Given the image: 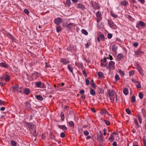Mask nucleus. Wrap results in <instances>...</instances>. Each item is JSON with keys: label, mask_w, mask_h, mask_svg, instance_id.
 Returning <instances> with one entry per match:
<instances>
[{"label": "nucleus", "mask_w": 146, "mask_h": 146, "mask_svg": "<svg viewBox=\"0 0 146 146\" xmlns=\"http://www.w3.org/2000/svg\"><path fill=\"white\" fill-rule=\"evenodd\" d=\"M134 71L132 70L129 72V75L130 76H132L134 74Z\"/></svg>", "instance_id": "4d7b16f0"}, {"label": "nucleus", "mask_w": 146, "mask_h": 146, "mask_svg": "<svg viewBox=\"0 0 146 146\" xmlns=\"http://www.w3.org/2000/svg\"><path fill=\"white\" fill-rule=\"evenodd\" d=\"M50 139H51V140H52H52H54V141H57V142H59V140H56L55 138V137L54 136H53L51 133H50Z\"/></svg>", "instance_id": "b1692460"}, {"label": "nucleus", "mask_w": 146, "mask_h": 146, "mask_svg": "<svg viewBox=\"0 0 146 146\" xmlns=\"http://www.w3.org/2000/svg\"><path fill=\"white\" fill-rule=\"evenodd\" d=\"M68 69H69V70L71 72L72 74L74 75V74L73 72V68H71L70 66V65H68Z\"/></svg>", "instance_id": "2f4dec72"}, {"label": "nucleus", "mask_w": 146, "mask_h": 146, "mask_svg": "<svg viewBox=\"0 0 146 146\" xmlns=\"http://www.w3.org/2000/svg\"><path fill=\"white\" fill-rule=\"evenodd\" d=\"M46 86L45 84L44 83H42V85H41L40 88H46Z\"/></svg>", "instance_id": "5fc2aeb1"}, {"label": "nucleus", "mask_w": 146, "mask_h": 146, "mask_svg": "<svg viewBox=\"0 0 146 146\" xmlns=\"http://www.w3.org/2000/svg\"><path fill=\"white\" fill-rule=\"evenodd\" d=\"M13 91H15L16 90H17V91H18V90L17 88V87L16 86H14L13 88Z\"/></svg>", "instance_id": "0e129e2a"}, {"label": "nucleus", "mask_w": 146, "mask_h": 146, "mask_svg": "<svg viewBox=\"0 0 146 146\" xmlns=\"http://www.w3.org/2000/svg\"><path fill=\"white\" fill-rule=\"evenodd\" d=\"M42 85V82L41 81H39L36 82L35 83V85L37 87L40 88L41 87V85Z\"/></svg>", "instance_id": "393cba45"}, {"label": "nucleus", "mask_w": 146, "mask_h": 146, "mask_svg": "<svg viewBox=\"0 0 146 146\" xmlns=\"http://www.w3.org/2000/svg\"><path fill=\"white\" fill-rule=\"evenodd\" d=\"M110 99L111 100V102L113 103L114 102L115 100V97L114 96H110Z\"/></svg>", "instance_id": "58836bf2"}, {"label": "nucleus", "mask_w": 146, "mask_h": 146, "mask_svg": "<svg viewBox=\"0 0 146 146\" xmlns=\"http://www.w3.org/2000/svg\"><path fill=\"white\" fill-rule=\"evenodd\" d=\"M46 84L48 86V88L50 89L52 88V86L48 82H46Z\"/></svg>", "instance_id": "680f3d73"}, {"label": "nucleus", "mask_w": 146, "mask_h": 146, "mask_svg": "<svg viewBox=\"0 0 146 146\" xmlns=\"http://www.w3.org/2000/svg\"><path fill=\"white\" fill-rule=\"evenodd\" d=\"M115 63L113 61H110L109 63V66L106 68L107 69H108L109 70L111 69H114L115 67Z\"/></svg>", "instance_id": "39448f33"}, {"label": "nucleus", "mask_w": 146, "mask_h": 146, "mask_svg": "<svg viewBox=\"0 0 146 146\" xmlns=\"http://www.w3.org/2000/svg\"><path fill=\"white\" fill-rule=\"evenodd\" d=\"M56 30L57 32L59 33L62 31V27L60 26H57L56 28Z\"/></svg>", "instance_id": "7c9ffc66"}, {"label": "nucleus", "mask_w": 146, "mask_h": 146, "mask_svg": "<svg viewBox=\"0 0 146 146\" xmlns=\"http://www.w3.org/2000/svg\"><path fill=\"white\" fill-rule=\"evenodd\" d=\"M145 24L143 21H140L138 23H137L136 27L137 28H139V27L140 25L142 27H144L145 26Z\"/></svg>", "instance_id": "6e6552de"}, {"label": "nucleus", "mask_w": 146, "mask_h": 146, "mask_svg": "<svg viewBox=\"0 0 146 146\" xmlns=\"http://www.w3.org/2000/svg\"><path fill=\"white\" fill-rule=\"evenodd\" d=\"M105 124L108 125H110V121L108 120H104Z\"/></svg>", "instance_id": "a18cd8bd"}, {"label": "nucleus", "mask_w": 146, "mask_h": 146, "mask_svg": "<svg viewBox=\"0 0 146 146\" xmlns=\"http://www.w3.org/2000/svg\"><path fill=\"white\" fill-rule=\"evenodd\" d=\"M123 58V56L122 54L121 53H119L117 56V59L118 61H120Z\"/></svg>", "instance_id": "f3484780"}, {"label": "nucleus", "mask_w": 146, "mask_h": 146, "mask_svg": "<svg viewBox=\"0 0 146 146\" xmlns=\"http://www.w3.org/2000/svg\"><path fill=\"white\" fill-rule=\"evenodd\" d=\"M137 116H138V118L139 120V121L140 122V123H141L142 122V119L141 118V115L139 114H137Z\"/></svg>", "instance_id": "f704fd0d"}, {"label": "nucleus", "mask_w": 146, "mask_h": 146, "mask_svg": "<svg viewBox=\"0 0 146 146\" xmlns=\"http://www.w3.org/2000/svg\"><path fill=\"white\" fill-rule=\"evenodd\" d=\"M90 94L93 96H94L96 95L95 91L92 89H91L90 91Z\"/></svg>", "instance_id": "a878e982"}, {"label": "nucleus", "mask_w": 146, "mask_h": 146, "mask_svg": "<svg viewBox=\"0 0 146 146\" xmlns=\"http://www.w3.org/2000/svg\"><path fill=\"white\" fill-rule=\"evenodd\" d=\"M60 61L64 65H66L70 62L68 60L65 58H61L60 59Z\"/></svg>", "instance_id": "9d476101"}, {"label": "nucleus", "mask_w": 146, "mask_h": 146, "mask_svg": "<svg viewBox=\"0 0 146 146\" xmlns=\"http://www.w3.org/2000/svg\"><path fill=\"white\" fill-rule=\"evenodd\" d=\"M125 111L127 114H131V111L129 109L126 108L125 110Z\"/></svg>", "instance_id": "8fccbe9b"}, {"label": "nucleus", "mask_w": 146, "mask_h": 146, "mask_svg": "<svg viewBox=\"0 0 146 146\" xmlns=\"http://www.w3.org/2000/svg\"><path fill=\"white\" fill-rule=\"evenodd\" d=\"M61 118L62 121H64V115L63 112H61L60 113Z\"/></svg>", "instance_id": "473e14b6"}, {"label": "nucleus", "mask_w": 146, "mask_h": 146, "mask_svg": "<svg viewBox=\"0 0 146 146\" xmlns=\"http://www.w3.org/2000/svg\"><path fill=\"white\" fill-rule=\"evenodd\" d=\"M85 82H86V84L87 85H88L90 84V81L87 79H86Z\"/></svg>", "instance_id": "bf43d9fd"}, {"label": "nucleus", "mask_w": 146, "mask_h": 146, "mask_svg": "<svg viewBox=\"0 0 146 146\" xmlns=\"http://www.w3.org/2000/svg\"><path fill=\"white\" fill-rule=\"evenodd\" d=\"M101 114L103 115L104 114H107L108 115H110L108 113L107 110L104 108L100 112Z\"/></svg>", "instance_id": "4468645a"}, {"label": "nucleus", "mask_w": 146, "mask_h": 146, "mask_svg": "<svg viewBox=\"0 0 146 146\" xmlns=\"http://www.w3.org/2000/svg\"><path fill=\"white\" fill-rule=\"evenodd\" d=\"M137 83L138 84L136 86L137 88H141V85L140 84V83L138 81V82H137Z\"/></svg>", "instance_id": "6e6d98bb"}, {"label": "nucleus", "mask_w": 146, "mask_h": 146, "mask_svg": "<svg viewBox=\"0 0 146 146\" xmlns=\"http://www.w3.org/2000/svg\"><path fill=\"white\" fill-rule=\"evenodd\" d=\"M109 139L110 140H111V141H113L114 140V139L113 138V137L112 136H111L109 138Z\"/></svg>", "instance_id": "774afa93"}, {"label": "nucleus", "mask_w": 146, "mask_h": 146, "mask_svg": "<svg viewBox=\"0 0 146 146\" xmlns=\"http://www.w3.org/2000/svg\"><path fill=\"white\" fill-rule=\"evenodd\" d=\"M60 136L62 138H64L65 137V134L64 133L62 132L60 134Z\"/></svg>", "instance_id": "864d4df0"}, {"label": "nucleus", "mask_w": 146, "mask_h": 146, "mask_svg": "<svg viewBox=\"0 0 146 146\" xmlns=\"http://www.w3.org/2000/svg\"><path fill=\"white\" fill-rule=\"evenodd\" d=\"M112 36V35L111 33H109L107 37L109 39L111 38Z\"/></svg>", "instance_id": "13d9d810"}, {"label": "nucleus", "mask_w": 146, "mask_h": 146, "mask_svg": "<svg viewBox=\"0 0 146 146\" xmlns=\"http://www.w3.org/2000/svg\"><path fill=\"white\" fill-rule=\"evenodd\" d=\"M118 72L122 76H124L125 75L124 72L121 70L119 69Z\"/></svg>", "instance_id": "e433bc0d"}, {"label": "nucleus", "mask_w": 146, "mask_h": 146, "mask_svg": "<svg viewBox=\"0 0 146 146\" xmlns=\"http://www.w3.org/2000/svg\"><path fill=\"white\" fill-rule=\"evenodd\" d=\"M136 67L137 68V69L138 70L141 74V75L142 76H143V70L142 69L141 66L139 64H137L136 65Z\"/></svg>", "instance_id": "0eeeda50"}, {"label": "nucleus", "mask_w": 146, "mask_h": 146, "mask_svg": "<svg viewBox=\"0 0 146 146\" xmlns=\"http://www.w3.org/2000/svg\"><path fill=\"white\" fill-rule=\"evenodd\" d=\"M133 45L134 47H137L138 46V44L137 42H135L133 43Z\"/></svg>", "instance_id": "338daca9"}, {"label": "nucleus", "mask_w": 146, "mask_h": 146, "mask_svg": "<svg viewBox=\"0 0 146 146\" xmlns=\"http://www.w3.org/2000/svg\"><path fill=\"white\" fill-rule=\"evenodd\" d=\"M98 75L100 77H102L104 75L103 73L101 72H99L98 73Z\"/></svg>", "instance_id": "a19ab883"}, {"label": "nucleus", "mask_w": 146, "mask_h": 146, "mask_svg": "<svg viewBox=\"0 0 146 146\" xmlns=\"http://www.w3.org/2000/svg\"><path fill=\"white\" fill-rule=\"evenodd\" d=\"M71 1L70 0H66L65 6L69 7L70 5Z\"/></svg>", "instance_id": "cd10ccee"}, {"label": "nucleus", "mask_w": 146, "mask_h": 146, "mask_svg": "<svg viewBox=\"0 0 146 146\" xmlns=\"http://www.w3.org/2000/svg\"><path fill=\"white\" fill-rule=\"evenodd\" d=\"M120 5L124 6H126L128 5V3L127 1H123L120 2Z\"/></svg>", "instance_id": "6ab92c4d"}, {"label": "nucleus", "mask_w": 146, "mask_h": 146, "mask_svg": "<svg viewBox=\"0 0 146 146\" xmlns=\"http://www.w3.org/2000/svg\"><path fill=\"white\" fill-rule=\"evenodd\" d=\"M24 11V13L27 15H28L29 13V11L27 9H25Z\"/></svg>", "instance_id": "09e8293b"}, {"label": "nucleus", "mask_w": 146, "mask_h": 146, "mask_svg": "<svg viewBox=\"0 0 146 146\" xmlns=\"http://www.w3.org/2000/svg\"><path fill=\"white\" fill-rule=\"evenodd\" d=\"M107 61L106 57H104L103 59L101 60V62H105Z\"/></svg>", "instance_id": "052dcab7"}, {"label": "nucleus", "mask_w": 146, "mask_h": 146, "mask_svg": "<svg viewBox=\"0 0 146 146\" xmlns=\"http://www.w3.org/2000/svg\"><path fill=\"white\" fill-rule=\"evenodd\" d=\"M25 105L26 108L28 109H30L31 107L30 103L28 101L25 102Z\"/></svg>", "instance_id": "412c9836"}, {"label": "nucleus", "mask_w": 146, "mask_h": 146, "mask_svg": "<svg viewBox=\"0 0 146 146\" xmlns=\"http://www.w3.org/2000/svg\"><path fill=\"white\" fill-rule=\"evenodd\" d=\"M111 16L112 17H113L114 18H116L118 17L117 15L115 14L114 13H111Z\"/></svg>", "instance_id": "603ef678"}, {"label": "nucleus", "mask_w": 146, "mask_h": 146, "mask_svg": "<svg viewBox=\"0 0 146 146\" xmlns=\"http://www.w3.org/2000/svg\"><path fill=\"white\" fill-rule=\"evenodd\" d=\"M115 78L116 81L119 79V76L117 74H116L115 76Z\"/></svg>", "instance_id": "c03bdc74"}, {"label": "nucleus", "mask_w": 146, "mask_h": 146, "mask_svg": "<svg viewBox=\"0 0 146 146\" xmlns=\"http://www.w3.org/2000/svg\"><path fill=\"white\" fill-rule=\"evenodd\" d=\"M96 15L97 18L96 21L98 23H99L102 19L101 12L100 11H98Z\"/></svg>", "instance_id": "7ed1b4c3"}, {"label": "nucleus", "mask_w": 146, "mask_h": 146, "mask_svg": "<svg viewBox=\"0 0 146 146\" xmlns=\"http://www.w3.org/2000/svg\"><path fill=\"white\" fill-rule=\"evenodd\" d=\"M62 19L60 17H58L57 19H54V23L57 25H59L61 22Z\"/></svg>", "instance_id": "f8f14e48"}, {"label": "nucleus", "mask_w": 146, "mask_h": 146, "mask_svg": "<svg viewBox=\"0 0 146 146\" xmlns=\"http://www.w3.org/2000/svg\"><path fill=\"white\" fill-rule=\"evenodd\" d=\"M76 6L77 8L81 9L83 11L84 10V9H85V7L83 5H82L80 3L77 4L76 5Z\"/></svg>", "instance_id": "2eb2a0df"}, {"label": "nucleus", "mask_w": 146, "mask_h": 146, "mask_svg": "<svg viewBox=\"0 0 146 146\" xmlns=\"http://www.w3.org/2000/svg\"><path fill=\"white\" fill-rule=\"evenodd\" d=\"M135 53L136 54L139 55L143 54L144 53V52L141 51L140 49H139L136 50Z\"/></svg>", "instance_id": "a211bd4d"}, {"label": "nucleus", "mask_w": 146, "mask_h": 146, "mask_svg": "<svg viewBox=\"0 0 146 146\" xmlns=\"http://www.w3.org/2000/svg\"><path fill=\"white\" fill-rule=\"evenodd\" d=\"M90 84L92 87L94 89H96V84L94 82H90Z\"/></svg>", "instance_id": "ea45409f"}, {"label": "nucleus", "mask_w": 146, "mask_h": 146, "mask_svg": "<svg viewBox=\"0 0 146 146\" xmlns=\"http://www.w3.org/2000/svg\"><path fill=\"white\" fill-rule=\"evenodd\" d=\"M25 123L27 124V127L28 128H33L35 127L34 125L32 123H29L26 122Z\"/></svg>", "instance_id": "4be33fe9"}, {"label": "nucleus", "mask_w": 146, "mask_h": 146, "mask_svg": "<svg viewBox=\"0 0 146 146\" xmlns=\"http://www.w3.org/2000/svg\"><path fill=\"white\" fill-rule=\"evenodd\" d=\"M74 26V24L73 23H70L67 26H65V27L66 28V29L69 30H71L72 28Z\"/></svg>", "instance_id": "ddd939ff"}, {"label": "nucleus", "mask_w": 146, "mask_h": 146, "mask_svg": "<svg viewBox=\"0 0 146 146\" xmlns=\"http://www.w3.org/2000/svg\"><path fill=\"white\" fill-rule=\"evenodd\" d=\"M107 21L109 27L113 29H115V25L113 21L111 19H108Z\"/></svg>", "instance_id": "423d86ee"}, {"label": "nucleus", "mask_w": 146, "mask_h": 146, "mask_svg": "<svg viewBox=\"0 0 146 146\" xmlns=\"http://www.w3.org/2000/svg\"><path fill=\"white\" fill-rule=\"evenodd\" d=\"M7 72H6L5 73L6 74H5L2 76L0 77V79L1 81L5 80L8 82L10 80V76L7 74Z\"/></svg>", "instance_id": "f03ea898"}, {"label": "nucleus", "mask_w": 146, "mask_h": 146, "mask_svg": "<svg viewBox=\"0 0 146 146\" xmlns=\"http://www.w3.org/2000/svg\"><path fill=\"white\" fill-rule=\"evenodd\" d=\"M117 47L115 44H113L112 46V50L114 52H116Z\"/></svg>", "instance_id": "5701e85b"}, {"label": "nucleus", "mask_w": 146, "mask_h": 146, "mask_svg": "<svg viewBox=\"0 0 146 146\" xmlns=\"http://www.w3.org/2000/svg\"><path fill=\"white\" fill-rule=\"evenodd\" d=\"M106 59H110V60H113V58H112V56L110 54L109 55V56L108 57H107Z\"/></svg>", "instance_id": "3c124183"}, {"label": "nucleus", "mask_w": 146, "mask_h": 146, "mask_svg": "<svg viewBox=\"0 0 146 146\" xmlns=\"http://www.w3.org/2000/svg\"><path fill=\"white\" fill-rule=\"evenodd\" d=\"M5 102L4 101H2L1 100H0V106H1L4 104Z\"/></svg>", "instance_id": "69168bd1"}, {"label": "nucleus", "mask_w": 146, "mask_h": 146, "mask_svg": "<svg viewBox=\"0 0 146 146\" xmlns=\"http://www.w3.org/2000/svg\"><path fill=\"white\" fill-rule=\"evenodd\" d=\"M1 66L6 68H8V65L5 62H1L0 63V67Z\"/></svg>", "instance_id": "aec40b11"}, {"label": "nucleus", "mask_w": 146, "mask_h": 146, "mask_svg": "<svg viewBox=\"0 0 146 146\" xmlns=\"http://www.w3.org/2000/svg\"><path fill=\"white\" fill-rule=\"evenodd\" d=\"M36 97L38 100L40 101H42L43 100V97L41 95H36Z\"/></svg>", "instance_id": "c85d7f7f"}, {"label": "nucleus", "mask_w": 146, "mask_h": 146, "mask_svg": "<svg viewBox=\"0 0 146 146\" xmlns=\"http://www.w3.org/2000/svg\"><path fill=\"white\" fill-rule=\"evenodd\" d=\"M68 124L69 126L72 128H74V124L73 121H70L68 122Z\"/></svg>", "instance_id": "bb28decb"}, {"label": "nucleus", "mask_w": 146, "mask_h": 146, "mask_svg": "<svg viewBox=\"0 0 146 146\" xmlns=\"http://www.w3.org/2000/svg\"><path fill=\"white\" fill-rule=\"evenodd\" d=\"M97 135V139L99 142L102 143L104 141V137L103 134L101 131L100 130L99 132L96 133Z\"/></svg>", "instance_id": "f257e3e1"}, {"label": "nucleus", "mask_w": 146, "mask_h": 146, "mask_svg": "<svg viewBox=\"0 0 146 146\" xmlns=\"http://www.w3.org/2000/svg\"><path fill=\"white\" fill-rule=\"evenodd\" d=\"M82 73L84 75L85 77H87V74L86 73V72L85 70L82 71Z\"/></svg>", "instance_id": "e2e57ef3"}, {"label": "nucleus", "mask_w": 146, "mask_h": 146, "mask_svg": "<svg viewBox=\"0 0 146 146\" xmlns=\"http://www.w3.org/2000/svg\"><path fill=\"white\" fill-rule=\"evenodd\" d=\"M11 144L13 146H16L17 144L16 142L14 140L11 141Z\"/></svg>", "instance_id": "c9c22d12"}, {"label": "nucleus", "mask_w": 146, "mask_h": 146, "mask_svg": "<svg viewBox=\"0 0 146 146\" xmlns=\"http://www.w3.org/2000/svg\"><path fill=\"white\" fill-rule=\"evenodd\" d=\"M99 93H101L102 94H104V91L102 88H99Z\"/></svg>", "instance_id": "4c0bfd02"}, {"label": "nucleus", "mask_w": 146, "mask_h": 146, "mask_svg": "<svg viewBox=\"0 0 146 146\" xmlns=\"http://www.w3.org/2000/svg\"><path fill=\"white\" fill-rule=\"evenodd\" d=\"M81 32L83 34L86 35H87L88 34V32L84 29H82L81 31Z\"/></svg>", "instance_id": "72a5a7b5"}, {"label": "nucleus", "mask_w": 146, "mask_h": 146, "mask_svg": "<svg viewBox=\"0 0 146 146\" xmlns=\"http://www.w3.org/2000/svg\"><path fill=\"white\" fill-rule=\"evenodd\" d=\"M84 133L85 135L87 136L89 135V132L88 130H86L84 131Z\"/></svg>", "instance_id": "49530a36"}, {"label": "nucleus", "mask_w": 146, "mask_h": 146, "mask_svg": "<svg viewBox=\"0 0 146 146\" xmlns=\"http://www.w3.org/2000/svg\"><path fill=\"white\" fill-rule=\"evenodd\" d=\"M135 101V96L133 95L131 97V102H134Z\"/></svg>", "instance_id": "37998d69"}, {"label": "nucleus", "mask_w": 146, "mask_h": 146, "mask_svg": "<svg viewBox=\"0 0 146 146\" xmlns=\"http://www.w3.org/2000/svg\"><path fill=\"white\" fill-rule=\"evenodd\" d=\"M139 96L141 99H143V93L141 92L139 93Z\"/></svg>", "instance_id": "79ce46f5"}, {"label": "nucleus", "mask_w": 146, "mask_h": 146, "mask_svg": "<svg viewBox=\"0 0 146 146\" xmlns=\"http://www.w3.org/2000/svg\"><path fill=\"white\" fill-rule=\"evenodd\" d=\"M127 17L131 21H133L134 20L133 18L130 15H127Z\"/></svg>", "instance_id": "de8ad7c7"}, {"label": "nucleus", "mask_w": 146, "mask_h": 146, "mask_svg": "<svg viewBox=\"0 0 146 146\" xmlns=\"http://www.w3.org/2000/svg\"><path fill=\"white\" fill-rule=\"evenodd\" d=\"M30 92V89L28 88H26L24 90L23 94L26 95H29V94Z\"/></svg>", "instance_id": "dca6fc26"}, {"label": "nucleus", "mask_w": 146, "mask_h": 146, "mask_svg": "<svg viewBox=\"0 0 146 146\" xmlns=\"http://www.w3.org/2000/svg\"><path fill=\"white\" fill-rule=\"evenodd\" d=\"M29 130L34 136L37 137L38 135V131H36V128H29Z\"/></svg>", "instance_id": "20e7f679"}, {"label": "nucleus", "mask_w": 146, "mask_h": 146, "mask_svg": "<svg viewBox=\"0 0 146 146\" xmlns=\"http://www.w3.org/2000/svg\"><path fill=\"white\" fill-rule=\"evenodd\" d=\"M107 93L110 96H114L115 94V91L114 90H111L108 89Z\"/></svg>", "instance_id": "1a4fd4ad"}, {"label": "nucleus", "mask_w": 146, "mask_h": 146, "mask_svg": "<svg viewBox=\"0 0 146 146\" xmlns=\"http://www.w3.org/2000/svg\"><path fill=\"white\" fill-rule=\"evenodd\" d=\"M97 34L101 40L104 41L105 37L103 33H101L100 32H98Z\"/></svg>", "instance_id": "9b49d317"}, {"label": "nucleus", "mask_w": 146, "mask_h": 146, "mask_svg": "<svg viewBox=\"0 0 146 146\" xmlns=\"http://www.w3.org/2000/svg\"><path fill=\"white\" fill-rule=\"evenodd\" d=\"M128 90L127 88H125L123 90V92L124 94L127 95L128 94Z\"/></svg>", "instance_id": "c756f323"}]
</instances>
